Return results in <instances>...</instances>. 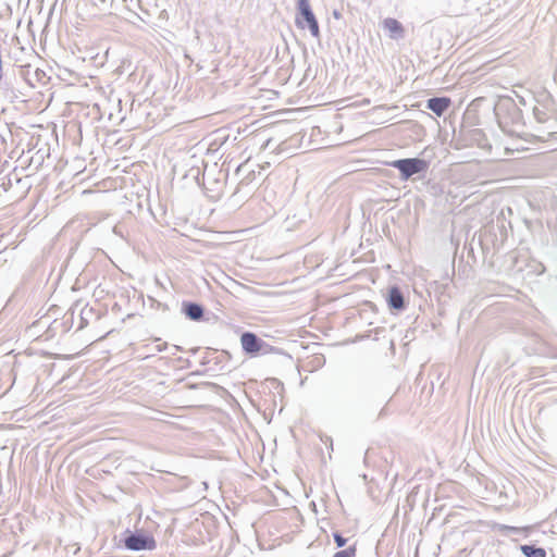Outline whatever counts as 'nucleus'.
<instances>
[{
	"mask_svg": "<svg viewBox=\"0 0 557 557\" xmlns=\"http://www.w3.org/2000/svg\"><path fill=\"white\" fill-rule=\"evenodd\" d=\"M451 104L447 97H436L428 100V108L436 115L441 116Z\"/></svg>",
	"mask_w": 557,
	"mask_h": 557,
	"instance_id": "5",
	"label": "nucleus"
},
{
	"mask_svg": "<svg viewBox=\"0 0 557 557\" xmlns=\"http://www.w3.org/2000/svg\"><path fill=\"white\" fill-rule=\"evenodd\" d=\"M243 348H255L257 337L252 333H244L240 338Z\"/></svg>",
	"mask_w": 557,
	"mask_h": 557,
	"instance_id": "10",
	"label": "nucleus"
},
{
	"mask_svg": "<svg viewBox=\"0 0 557 557\" xmlns=\"http://www.w3.org/2000/svg\"><path fill=\"white\" fill-rule=\"evenodd\" d=\"M325 363V357L320 352L308 355L298 359V369L307 372H314L322 368Z\"/></svg>",
	"mask_w": 557,
	"mask_h": 557,
	"instance_id": "4",
	"label": "nucleus"
},
{
	"mask_svg": "<svg viewBox=\"0 0 557 557\" xmlns=\"http://www.w3.org/2000/svg\"><path fill=\"white\" fill-rule=\"evenodd\" d=\"M357 548L356 545L349 546L346 549L339 550L334 554L333 557H356Z\"/></svg>",
	"mask_w": 557,
	"mask_h": 557,
	"instance_id": "11",
	"label": "nucleus"
},
{
	"mask_svg": "<svg viewBox=\"0 0 557 557\" xmlns=\"http://www.w3.org/2000/svg\"><path fill=\"white\" fill-rule=\"evenodd\" d=\"M391 165L398 169L406 178L428 168V163L424 160L417 158L396 160Z\"/></svg>",
	"mask_w": 557,
	"mask_h": 557,
	"instance_id": "3",
	"label": "nucleus"
},
{
	"mask_svg": "<svg viewBox=\"0 0 557 557\" xmlns=\"http://www.w3.org/2000/svg\"><path fill=\"white\" fill-rule=\"evenodd\" d=\"M261 350H255V349H251V350H246L247 354L250 355V357H256L259 355Z\"/></svg>",
	"mask_w": 557,
	"mask_h": 557,
	"instance_id": "14",
	"label": "nucleus"
},
{
	"mask_svg": "<svg viewBox=\"0 0 557 557\" xmlns=\"http://www.w3.org/2000/svg\"><path fill=\"white\" fill-rule=\"evenodd\" d=\"M185 313L191 319V320H199L202 318L203 310L202 308L197 304H188L185 307Z\"/></svg>",
	"mask_w": 557,
	"mask_h": 557,
	"instance_id": "9",
	"label": "nucleus"
},
{
	"mask_svg": "<svg viewBox=\"0 0 557 557\" xmlns=\"http://www.w3.org/2000/svg\"><path fill=\"white\" fill-rule=\"evenodd\" d=\"M124 545L129 550H152L156 548V541L152 536L141 533H128L124 539Z\"/></svg>",
	"mask_w": 557,
	"mask_h": 557,
	"instance_id": "2",
	"label": "nucleus"
},
{
	"mask_svg": "<svg viewBox=\"0 0 557 557\" xmlns=\"http://www.w3.org/2000/svg\"><path fill=\"white\" fill-rule=\"evenodd\" d=\"M297 5L299 10V16L296 18L297 26L300 28H305L307 26L312 36L319 37V24L310 8L309 0H297Z\"/></svg>",
	"mask_w": 557,
	"mask_h": 557,
	"instance_id": "1",
	"label": "nucleus"
},
{
	"mask_svg": "<svg viewBox=\"0 0 557 557\" xmlns=\"http://www.w3.org/2000/svg\"><path fill=\"white\" fill-rule=\"evenodd\" d=\"M499 530H500L502 532H505V533H510V532L518 533V532L522 531V529H521V528L511 527V525H506V524H502V525L499 527ZM523 530L525 531V530H528V528H523Z\"/></svg>",
	"mask_w": 557,
	"mask_h": 557,
	"instance_id": "13",
	"label": "nucleus"
},
{
	"mask_svg": "<svg viewBox=\"0 0 557 557\" xmlns=\"http://www.w3.org/2000/svg\"><path fill=\"white\" fill-rule=\"evenodd\" d=\"M334 542L337 547H344L347 543V539H345L341 533L335 532L333 534Z\"/></svg>",
	"mask_w": 557,
	"mask_h": 557,
	"instance_id": "12",
	"label": "nucleus"
},
{
	"mask_svg": "<svg viewBox=\"0 0 557 557\" xmlns=\"http://www.w3.org/2000/svg\"><path fill=\"white\" fill-rule=\"evenodd\" d=\"M387 302L393 309L400 310L404 308V297L398 287H392L389 289Z\"/></svg>",
	"mask_w": 557,
	"mask_h": 557,
	"instance_id": "7",
	"label": "nucleus"
},
{
	"mask_svg": "<svg viewBox=\"0 0 557 557\" xmlns=\"http://www.w3.org/2000/svg\"><path fill=\"white\" fill-rule=\"evenodd\" d=\"M44 356L52 357V356H54V355H53V354H51V352H45V354H44Z\"/></svg>",
	"mask_w": 557,
	"mask_h": 557,
	"instance_id": "15",
	"label": "nucleus"
},
{
	"mask_svg": "<svg viewBox=\"0 0 557 557\" xmlns=\"http://www.w3.org/2000/svg\"><path fill=\"white\" fill-rule=\"evenodd\" d=\"M520 550L525 557H546V550L544 548L533 545H521Z\"/></svg>",
	"mask_w": 557,
	"mask_h": 557,
	"instance_id": "8",
	"label": "nucleus"
},
{
	"mask_svg": "<svg viewBox=\"0 0 557 557\" xmlns=\"http://www.w3.org/2000/svg\"><path fill=\"white\" fill-rule=\"evenodd\" d=\"M383 27L393 39L400 38L404 34L403 25L395 18H385L383 22Z\"/></svg>",
	"mask_w": 557,
	"mask_h": 557,
	"instance_id": "6",
	"label": "nucleus"
}]
</instances>
